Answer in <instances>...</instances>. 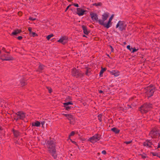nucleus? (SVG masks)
<instances>
[{
	"mask_svg": "<svg viewBox=\"0 0 160 160\" xmlns=\"http://www.w3.org/2000/svg\"><path fill=\"white\" fill-rule=\"evenodd\" d=\"M155 91V89L150 88H145L144 89V91L146 95L148 98L152 96Z\"/></svg>",
	"mask_w": 160,
	"mask_h": 160,
	"instance_id": "nucleus-5",
	"label": "nucleus"
},
{
	"mask_svg": "<svg viewBox=\"0 0 160 160\" xmlns=\"http://www.w3.org/2000/svg\"><path fill=\"white\" fill-rule=\"evenodd\" d=\"M152 108V105L149 102H146L139 108V111L142 113H145L148 112L150 108Z\"/></svg>",
	"mask_w": 160,
	"mask_h": 160,
	"instance_id": "nucleus-2",
	"label": "nucleus"
},
{
	"mask_svg": "<svg viewBox=\"0 0 160 160\" xmlns=\"http://www.w3.org/2000/svg\"><path fill=\"white\" fill-rule=\"evenodd\" d=\"M132 142V141L131 140L129 141H125L124 143L126 144H129Z\"/></svg>",
	"mask_w": 160,
	"mask_h": 160,
	"instance_id": "nucleus-42",
	"label": "nucleus"
},
{
	"mask_svg": "<svg viewBox=\"0 0 160 160\" xmlns=\"http://www.w3.org/2000/svg\"><path fill=\"white\" fill-rule=\"evenodd\" d=\"M140 155L141 156L142 158L143 159H145L146 158L148 157L147 155L144 153L143 154H140Z\"/></svg>",
	"mask_w": 160,
	"mask_h": 160,
	"instance_id": "nucleus-29",
	"label": "nucleus"
},
{
	"mask_svg": "<svg viewBox=\"0 0 160 160\" xmlns=\"http://www.w3.org/2000/svg\"><path fill=\"white\" fill-rule=\"evenodd\" d=\"M90 15L92 20L93 21H98V15L96 13L91 12Z\"/></svg>",
	"mask_w": 160,
	"mask_h": 160,
	"instance_id": "nucleus-14",
	"label": "nucleus"
},
{
	"mask_svg": "<svg viewBox=\"0 0 160 160\" xmlns=\"http://www.w3.org/2000/svg\"><path fill=\"white\" fill-rule=\"evenodd\" d=\"M77 14L79 16H81L83 15L85 12H87L86 10L82 9L81 8H77Z\"/></svg>",
	"mask_w": 160,
	"mask_h": 160,
	"instance_id": "nucleus-10",
	"label": "nucleus"
},
{
	"mask_svg": "<svg viewBox=\"0 0 160 160\" xmlns=\"http://www.w3.org/2000/svg\"><path fill=\"white\" fill-rule=\"evenodd\" d=\"M17 38L19 40H21L22 39V37L21 36H19L17 37Z\"/></svg>",
	"mask_w": 160,
	"mask_h": 160,
	"instance_id": "nucleus-47",
	"label": "nucleus"
},
{
	"mask_svg": "<svg viewBox=\"0 0 160 160\" xmlns=\"http://www.w3.org/2000/svg\"><path fill=\"white\" fill-rule=\"evenodd\" d=\"M99 92L100 93H102L103 92V91L102 90H99Z\"/></svg>",
	"mask_w": 160,
	"mask_h": 160,
	"instance_id": "nucleus-57",
	"label": "nucleus"
},
{
	"mask_svg": "<svg viewBox=\"0 0 160 160\" xmlns=\"http://www.w3.org/2000/svg\"><path fill=\"white\" fill-rule=\"evenodd\" d=\"M108 17V14L105 13L102 15V20L99 19L98 20V23H101L102 22H104L106 20H107Z\"/></svg>",
	"mask_w": 160,
	"mask_h": 160,
	"instance_id": "nucleus-12",
	"label": "nucleus"
},
{
	"mask_svg": "<svg viewBox=\"0 0 160 160\" xmlns=\"http://www.w3.org/2000/svg\"><path fill=\"white\" fill-rule=\"evenodd\" d=\"M67 100H72L71 97L70 96H68L67 98Z\"/></svg>",
	"mask_w": 160,
	"mask_h": 160,
	"instance_id": "nucleus-52",
	"label": "nucleus"
},
{
	"mask_svg": "<svg viewBox=\"0 0 160 160\" xmlns=\"http://www.w3.org/2000/svg\"><path fill=\"white\" fill-rule=\"evenodd\" d=\"M41 123L38 121H36L34 122H32V126L39 127Z\"/></svg>",
	"mask_w": 160,
	"mask_h": 160,
	"instance_id": "nucleus-22",
	"label": "nucleus"
},
{
	"mask_svg": "<svg viewBox=\"0 0 160 160\" xmlns=\"http://www.w3.org/2000/svg\"><path fill=\"white\" fill-rule=\"evenodd\" d=\"M16 115H17V118L15 119V120L16 122L18 121L20 119L18 118V115L17 113L16 112Z\"/></svg>",
	"mask_w": 160,
	"mask_h": 160,
	"instance_id": "nucleus-46",
	"label": "nucleus"
},
{
	"mask_svg": "<svg viewBox=\"0 0 160 160\" xmlns=\"http://www.w3.org/2000/svg\"><path fill=\"white\" fill-rule=\"evenodd\" d=\"M67 118L69 120L71 121L73 119V116L71 114H68Z\"/></svg>",
	"mask_w": 160,
	"mask_h": 160,
	"instance_id": "nucleus-27",
	"label": "nucleus"
},
{
	"mask_svg": "<svg viewBox=\"0 0 160 160\" xmlns=\"http://www.w3.org/2000/svg\"><path fill=\"white\" fill-rule=\"evenodd\" d=\"M73 103L72 102H67L64 103L63 105L64 106H68L69 105H72Z\"/></svg>",
	"mask_w": 160,
	"mask_h": 160,
	"instance_id": "nucleus-30",
	"label": "nucleus"
},
{
	"mask_svg": "<svg viewBox=\"0 0 160 160\" xmlns=\"http://www.w3.org/2000/svg\"><path fill=\"white\" fill-rule=\"evenodd\" d=\"M69 2H71V1H72V0H68Z\"/></svg>",
	"mask_w": 160,
	"mask_h": 160,
	"instance_id": "nucleus-63",
	"label": "nucleus"
},
{
	"mask_svg": "<svg viewBox=\"0 0 160 160\" xmlns=\"http://www.w3.org/2000/svg\"><path fill=\"white\" fill-rule=\"evenodd\" d=\"M14 137L15 138H18L20 136V133L18 130H15L13 128L12 130Z\"/></svg>",
	"mask_w": 160,
	"mask_h": 160,
	"instance_id": "nucleus-18",
	"label": "nucleus"
},
{
	"mask_svg": "<svg viewBox=\"0 0 160 160\" xmlns=\"http://www.w3.org/2000/svg\"><path fill=\"white\" fill-rule=\"evenodd\" d=\"M22 32V31L21 29H16L14 30L13 31L11 35L12 36H17L18 35L19 33H20Z\"/></svg>",
	"mask_w": 160,
	"mask_h": 160,
	"instance_id": "nucleus-15",
	"label": "nucleus"
},
{
	"mask_svg": "<svg viewBox=\"0 0 160 160\" xmlns=\"http://www.w3.org/2000/svg\"><path fill=\"white\" fill-rule=\"evenodd\" d=\"M84 73L79 69H77L75 68H74L72 69L71 75L77 78H81L84 76Z\"/></svg>",
	"mask_w": 160,
	"mask_h": 160,
	"instance_id": "nucleus-3",
	"label": "nucleus"
},
{
	"mask_svg": "<svg viewBox=\"0 0 160 160\" xmlns=\"http://www.w3.org/2000/svg\"><path fill=\"white\" fill-rule=\"evenodd\" d=\"M152 144V142H150V140H147L143 143V145L144 146H147L148 148H152L151 145Z\"/></svg>",
	"mask_w": 160,
	"mask_h": 160,
	"instance_id": "nucleus-13",
	"label": "nucleus"
},
{
	"mask_svg": "<svg viewBox=\"0 0 160 160\" xmlns=\"http://www.w3.org/2000/svg\"><path fill=\"white\" fill-rule=\"evenodd\" d=\"M158 157H159V158H160V154H158Z\"/></svg>",
	"mask_w": 160,
	"mask_h": 160,
	"instance_id": "nucleus-60",
	"label": "nucleus"
},
{
	"mask_svg": "<svg viewBox=\"0 0 160 160\" xmlns=\"http://www.w3.org/2000/svg\"><path fill=\"white\" fill-rule=\"evenodd\" d=\"M85 74L88 76H89L91 74V69L89 68H87L86 71L85 72Z\"/></svg>",
	"mask_w": 160,
	"mask_h": 160,
	"instance_id": "nucleus-24",
	"label": "nucleus"
},
{
	"mask_svg": "<svg viewBox=\"0 0 160 160\" xmlns=\"http://www.w3.org/2000/svg\"><path fill=\"white\" fill-rule=\"evenodd\" d=\"M106 69L105 68H103L102 67H101V69L99 73V76L100 77L102 76V74L104 72L106 71Z\"/></svg>",
	"mask_w": 160,
	"mask_h": 160,
	"instance_id": "nucleus-25",
	"label": "nucleus"
},
{
	"mask_svg": "<svg viewBox=\"0 0 160 160\" xmlns=\"http://www.w3.org/2000/svg\"><path fill=\"white\" fill-rule=\"evenodd\" d=\"M62 115H63V116H65V117H66L67 118L68 116V114L62 113Z\"/></svg>",
	"mask_w": 160,
	"mask_h": 160,
	"instance_id": "nucleus-56",
	"label": "nucleus"
},
{
	"mask_svg": "<svg viewBox=\"0 0 160 160\" xmlns=\"http://www.w3.org/2000/svg\"><path fill=\"white\" fill-rule=\"evenodd\" d=\"M64 107L65 108V109L67 110H69L70 109H71L72 107L71 106H64Z\"/></svg>",
	"mask_w": 160,
	"mask_h": 160,
	"instance_id": "nucleus-31",
	"label": "nucleus"
},
{
	"mask_svg": "<svg viewBox=\"0 0 160 160\" xmlns=\"http://www.w3.org/2000/svg\"><path fill=\"white\" fill-rule=\"evenodd\" d=\"M72 5H74V6L77 7H79L78 4H77V3H74Z\"/></svg>",
	"mask_w": 160,
	"mask_h": 160,
	"instance_id": "nucleus-50",
	"label": "nucleus"
},
{
	"mask_svg": "<svg viewBox=\"0 0 160 160\" xmlns=\"http://www.w3.org/2000/svg\"><path fill=\"white\" fill-rule=\"evenodd\" d=\"M100 25L103 26L104 27L107 28H110L112 25V23L109 22H108L107 23H105L104 22H102L101 23L99 24Z\"/></svg>",
	"mask_w": 160,
	"mask_h": 160,
	"instance_id": "nucleus-17",
	"label": "nucleus"
},
{
	"mask_svg": "<svg viewBox=\"0 0 160 160\" xmlns=\"http://www.w3.org/2000/svg\"><path fill=\"white\" fill-rule=\"evenodd\" d=\"M138 48L137 49L135 47H134V48H132V49L131 52H132V53L135 52L136 51H137L138 50Z\"/></svg>",
	"mask_w": 160,
	"mask_h": 160,
	"instance_id": "nucleus-36",
	"label": "nucleus"
},
{
	"mask_svg": "<svg viewBox=\"0 0 160 160\" xmlns=\"http://www.w3.org/2000/svg\"><path fill=\"white\" fill-rule=\"evenodd\" d=\"M83 37H86V38H87V37L85 35H83Z\"/></svg>",
	"mask_w": 160,
	"mask_h": 160,
	"instance_id": "nucleus-61",
	"label": "nucleus"
},
{
	"mask_svg": "<svg viewBox=\"0 0 160 160\" xmlns=\"http://www.w3.org/2000/svg\"><path fill=\"white\" fill-rule=\"evenodd\" d=\"M36 18H33L32 17H30L28 19L29 20H32V21H35L36 20Z\"/></svg>",
	"mask_w": 160,
	"mask_h": 160,
	"instance_id": "nucleus-43",
	"label": "nucleus"
},
{
	"mask_svg": "<svg viewBox=\"0 0 160 160\" xmlns=\"http://www.w3.org/2000/svg\"><path fill=\"white\" fill-rule=\"evenodd\" d=\"M127 48L129 50L130 52H131L132 49V48L129 45H128L127 46Z\"/></svg>",
	"mask_w": 160,
	"mask_h": 160,
	"instance_id": "nucleus-39",
	"label": "nucleus"
},
{
	"mask_svg": "<svg viewBox=\"0 0 160 160\" xmlns=\"http://www.w3.org/2000/svg\"><path fill=\"white\" fill-rule=\"evenodd\" d=\"M110 72L111 75H114L115 77H117L120 75L119 72L118 71L112 70Z\"/></svg>",
	"mask_w": 160,
	"mask_h": 160,
	"instance_id": "nucleus-19",
	"label": "nucleus"
},
{
	"mask_svg": "<svg viewBox=\"0 0 160 160\" xmlns=\"http://www.w3.org/2000/svg\"><path fill=\"white\" fill-rule=\"evenodd\" d=\"M126 25L124 21H119L116 26V28H118L121 31H122L126 29Z\"/></svg>",
	"mask_w": 160,
	"mask_h": 160,
	"instance_id": "nucleus-7",
	"label": "nucleus"
},
{
	"mask_svg": "<svg viewBox=\"0 0 160 160\" xmlns=\"http://www.w3.org/2000/svg\"><path fill=\"white\" fill-rule=\"evenodd\" d=\"M111 130L114 132L115 134H118L119 133L120 130L115 127L111 129Z\"/></svg>",
	"mask_w": 160,
	"mask_h": 160,
	"instance_id": "nucleus-21",
	"label": "nucleus"
},
{
	"mask_svg": "<svg viewBox=\"0 0 160 160\" xmlns=\"http://www.w3.org/2000/svg\"><path fill=\"white\" fill-rule=\"evenodd\" d=\"M113 17V15H112L111 16V17H110V18H109V20L108 22H109L111 23V22L112 19Z\"/></svg>",
	"mask_w": 160,
	"mask_h": 160,
	"instance_id": "nucleus-41",
	"label": "nucleus"
},
{
	"mask_svg": "<svg viewBox=\"0 0 160 160\" xmlns=\"http://www.w3.org/2000/svg\"><path fill=\"white\" fill-rule=\"evenodd\" d=\"M3 130V128L1 126L0 127V130L2 131Z\"/></svg>",
	"mask_w": 160,
	"mask_h": 160,
	"instance_id": "nucleus-58",
	"label": "nucleus"
},
{
	"mask_svg": "<svg viewBox=\"0 0 160 160\" xmlns=\"http://www.w3.org/2000/svg\"><path fill=\"white\" fill-rule=\"evenodd\" d=\"M30 35L33 37L38 36V35L37 33L33 32H32L31 34H30Z\"/></svg>",
	"mask_w": 160,
	"mask_h": 160,
	"instance_id": "nucleus-33",
	"label": "nucleus"
},
{
	"mask_svg": "<svg viewBox=\"0 0 160 160\" xmlns=\"http://www.w3.org/2000/svg\"><path fill=\"white\" fill-rule=\"evenodd\" d=\"M101 137V135L98 134H96L94 136L89 138L88 141L92 143H94L96 142L99 140Z\"/></svg>",
	"mask_w": 160,
	"mask_h": 160,
	"instance_id": "nucleus-6",
	"label": "nucleus"
},
{
	"mask_svg": "<svg viewBox=\"0 0 160 160\" xmlns=\"http://www.w3.org/2000/svg\"><path fill=\"white\" fill-rule=\"evenodd\" d=\"M102 153L103 154L105 155L107 153V152L105 150H103L102 151Z\"/></svg>",
	"mask_w": 160,
	"mask_h": 160,
	"instance_id": "nucleus-49",
	"label": "nucleus"
},
{
	"mask_svg": "<svg viewBox=\"0 0 160 160\" xmlns=\"http://www.w3.org/2000/svg\"><path fill=\"white\" fill-rule=\"evenodd\" d=\"M72 6L71 4H70L69 5L67 8H66V10H65V12H66V11L69 8Z\"/></svg>",
	"mask_w": 160,
	"mask_h": 160,
	"instance_id": "nucleus-48",
	"label": "nucleus"
},
{
	"mask_svg": "<svg viewBox=\"0 0 160 160\" xmlns=\"http://www.w3.org/2000/svg\"><path fill=\"white\" fill-rule=\"evenodd\" d=\"M45 143L48 148V151L54 158L56 159L57 158V155L56 153V145L54 141L50 138L48 140L46 141Z\"/></svg>",
	"mask_w": 160,
	"mask_h": 160,
	"instance_id": "nucleus-1",
	"label": "nucleus"
},
{
	"mask_svg": "<svg viewBox=\"0 0 160 160\" xmlns=\"http://www.w3.org/2000/svg\"><path fill=\"white\" fill-rule=\"evenodd\" d=\"M68 41V38L66 36H63L58 41V42L65 45Z\"/></svg>",
	"mask_w": 160,
	"mask_h": 160,
	"instance_id": "nucleus-9",
	"label": "nucleus"
},
{
	"mask_svg": "<svg viewBox=\"0 0 160 160\" xmlns=\"http://www.w3.org/2000/svg\"><path fill=\"white\" fill-rule=\"evenodd\" d=\"M45 123V121H42V122H41V124L42 125V127H43V125Z\"/></svg>",
	"mask_w": 160,
	"mask_h": 160,
	"instance_id": "nucleus-51",
	"label": "nucleus"
},
{
	"mask_svg": "<svg viewBox=\"0 0 160 160\" xmlns=\"http://www.w3.org/2000/svg\"><path fill=\"white\" fill-rule=\"evenodd\" d=\"M93 6H101L102 5V4L101 2H99L98 3H94L92 4Z\"/></svg>",
	"mask_w": 160,
	"mask_h": 160,
	"instance_id": "nucleus-28",
	"label": "nucleus"
},
{
	"mask_svg": "<svg viewBox=\"0 0 160 160\" xmlns=\"http://www.w3.org/2000/svg\"><path fill=\"white\" fill-rule=\"evenodd\" d=\"M128 108H131V107L130 105H128Z\"/></svg>",
	"mask_w": 160,
	"mask_h": 160,
	"instance_id": "nucleus-62",
	"label": "nucleus"
},
{
	"mask_svg": "<svg viewBox=\"0 0 160 160\" xmlns=\"http://www.w3.org/2000/svg\"><path fill=\"white\" fill-rule=\"evenodd\" d=\"M13 116L14 117V119L15 120V119L17 118L16 113H14L13 114Z\"/></svg>",
	"mask_w": 160,
	"mask_h": 160,
	"instance_id": "nucleus-45",
	"label": "nucleus"
},
{
	"mask_svg": "<svg viewBox=\"0 0 160 160\" xmlns=\"http://www.w3.org/2000/svg\"><path fill=\"white\" fill-rule=\"evenodd\" d=\"M102 114H100L98 115V119L100 122L102 121Z\"/></svg>",
	"mask_w": 160,
	"mask_h": 160,
	"instance_id": "nucleus-26",
	"label": "nucleus"
},
{
	"mask_svg": "<svg viewBox=\"0 0 160 160\" xmlns=\"http://www.w3.org/2000/svg\"><path fill=\"white\" fill-rule=\"evenodd\" d=\"M20 84L22 87L24 86L27 84V81L23 79H21L20 80Z\"/></svg>",
	"mask_w": 160,
	"mask_h": 160,
	"instance_id": "nucleus-23",
	"label": "nucleus"
},
{
	"mask_svg": "<svg viewBox=\"0 0 160 160\" xmlns=\"http://www.w3.org/2000/svg\"><path fill=\"white\" fill-rule=\"evenodd\" d=\"M18 118L20 120H23L26 117V114L22 111H19L17 112Z\"/></svg>",
	"mask_w": 160,
	"mask_h": 160,
	"instance_id": "nucleus-11",
	"label": "nucleus"
},
{
	"mask_svg": "<svg viewBox=\"0 0 160 160\" xmlns=\"http://www.w3.org/2000/svg\"><path fill=\"white\" fill-rule=\"evenodd\" d=\"M146 88H152L156 90L155 87L152 84L150 85L149 86L147 87Z\"/></svg>",
	"mask_w": 160,
	"mask_h": 160,
	"instance_id": "nucleus-35",
	"label": "nucleus"
},
{
	"mask_svg": "<svg viewBox=\"0 0 160 160\" xmlns=\"http://www.w3.org/2000/svg\"><path fill=\"white\" fill-rule=\"evenodd\" d=\"M8 55L4 54L1 56V59L2 61H11L14 59L12 57H8Z\"/></svg>",
	"mask_w": 160,
	"mask_h": 160,
	"instance_id": "nucleus-8",
	"label": "nucleus"
},
{
	"mask_svg": "<svg viewBox=\"0 0 160 160\" xmlns=\"http://www.w3.org/2000/svg\"><path fill=\"white\" fill-rule=\"evenodd\" d=\"M75 132L74 131H72L70 134L69 135V138H70V137L72 136H73L74 135Z\"/></svg>",
	"mask_w": 160,
	"mask_h": 160,
	"instance_id": "nucleus-37",
	"label": "nucleus"
},
{
	"mask_svg": "<svg viewBox=\"0 0 160 160\" xmlns=\"http://www.w3.org/2000/svg\"><path fill=\"white\" fill-rule=\"evenodd\" d=\"M123 44L124 45H125L126 44V42H124Z\"/></svg>",
	"mask_w": 160,
	"mask_h": 160,
	"instance_id": "nucleus-59",
	"label": "nucleus"
},
{
	"mask_svg": "<svg viewBox=\"0 0 160 160\" xmlns=\"http://www.w3.org/2000/svg\"><path fill=\"white\" fill-rule=\"evenodd\" d=\"M82 28L84 34L88 35L90 32V31L88 30L87 27L86 26L83 25L82 26Z\"/></svg>",
	"mask_w": 160,
	"mask_h": 160,
	"instance_id": "nucleus-16",
	"label": "nucleus"
},
{
	"mask_svg": "<svg viewBox=\"0 0 160 160\" xmlns=\"http://www.w3.org/2000/svg\"><path fill=\"white\" fill-rule=\"evenodd\" d=\"M149 136H150L152 138H155L160 137V131L158 129L154 128L152 129L149 132Z\"/></svg>",
	"mask_w": 160,
	"mask_h": 160,
	"instance_id": "nucleus-4",
	"label": "nucleus"
},
{
	"mask_svg": "<svg viewBox=\"0 0 160 160\" xmlns=\"http://www.w3.org/2000/svg\"><path fill=\"white\" fill-rule=\"evenodd\" d=\"M45 67V66L41 64H40L37 71L38 72H41L42 70L44 69Z\"/></svg>",
	"mask_w": 160,
	"mask_h": 160,
	"instance_id": "nucleus-20",
	"label": "nucleus"
},
{
	"mask_svg": "<svg viewBox=\"0 0 160 160\" xmlns=\"http://www.w3.org/2000/svg\"><path fill=\"white\" fill-rule=\"evenodd\" d=\"M70 139V141H71V142L73 144H75L76 146H77L78 147V144H77V142L74 141H72V139Z\"/></svg>",
	"mask_w": 160,
	"mask_h": 160,
	"instance_id": "nucleus-40",
	"label": "nucleus"
},
{
	"mask_svg": "<svg viewBox=\"0 0 160 160\" xmlns=\"http://www.w3.org/2000/svg\"><path fill=\"white\" fill-rule=\"evenodd\" d=\"M110 48H111V52H113V51L114 50V49H113V47H112V46H111V45H110Z\"/></svg>",
	"mask_w": 160,
	"mask_h": 160,
	"instance_id": "nucleus-54",
	"label": "nucleus"
},
{
	"mask_svg": "<svg viewBox=\"0 0 160 160\" xmlns=\"http://www.w3.org/2000/svg\"><path fill=\"white\" fill-rule=\"evenodd\" d=\"M46 88L48 90V92L49 93H51L52 92V89L50 87L47 86L46 87Z\"/></svg>",
	"mask_w": 160,
	"mask_h": 160,
	"instance_id": "nucleus-34",
	"label": "nucleus"
},
{
	"mask_svg": "<svg viewBox=\"0 0 160 160\" xmlns=\"http://www.w3.org/2000/svg\"><path fill=\"white\" fill-rule=\"evenodd\" d=\"M54 36L53 34H51L50 35H48L46 38L48 40H49L52 37H53Z\"/></svg>",
	"mask_w": 160,
	"mask_h": 160,
	"instance_id": "nucleus-32",
	"label": "nucleus"
},
{
	"mask_svg": "<svg viewBox=\"0 0 160 160\" xmlns=\"http://www.w3.org/2000/svg\"><path fill=\"white\" fill-rule=\"evenodd\" d=\"M151 154H152L153 156H158V153L157 152H151Z\"/></svg>",
	"mask_w": 160,
	"mask_h": 160,
	"instance_id": "nucleus-38",
	"label": "nucleus"
},
{
	"mask_svg": "<svg viewBox=\"0 0 160 160\" xmlns=\"http://www.w3.org/2000/svg\"><path fill=\"white\" fill-rule=\"evenodd\" d=\"M107 56H108V57H109V58H110V56H109V55L108 54V55H107Z\"/></svg>",
	"mask_w": 160,
	"mask_h": 160,
	"instance_id": "nucleus-64",
	"label": "nucleus"
},
{
	"mask_svg": "<svg viewBox=\"0 0 160 160\" xmlns=\"http://www.w3.org/2000/svg\"><path fill=\"white\" fill-rule=\"evenodd\" d=\"M2 50H3V51H4L5 52H7L6 51L5 48H4V47L2 48Z\"/></svg>",
	"mask_w": 160,
	"mask_h": 160,
	"instance_id": "nucleus-55",
	"label": "nucleus"
},
{
	"mask_svg": "<svg viewBox=\"0 0 160 160\" xmlns=\"http://www.w3.org/2000/svg\"><path fill=\"white\" fill-rule=\"evenodd\" d=\"M28 30L29 31V34H31V32H32V28H31V27H29L28 28Z\"/></svg>",
	"mask_w": 160,
	"mask_h": 160,
	"instance_id": "nucleus-44",
	"label": "nucleus"
},
{
	"mask_svg": "<svg viewBox=\"0 0 160 160\" xmlns=\"http://www.w3.org/2000/svg\"><path fill=\"white\" fill-rule=\"evenodd\" d=\"M159 139H160V141L159 142L158 144L157 148H160V138H159Z\"/></svg>",
	"mask_w": 160,
	"mask_h": 160,
	"instance_id": "nucleus-53",
	"label": "nucleus"
}]
</instances>
